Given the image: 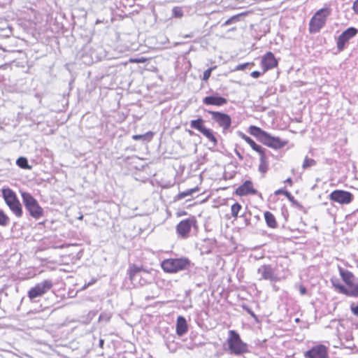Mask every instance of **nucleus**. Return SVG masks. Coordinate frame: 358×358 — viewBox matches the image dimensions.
Segmentation results:
<instances>
[{
    "instance_id": "nucleus-23",
    "label": "nucleus",
    "mask_w": 358,
    "mask_h": 358,
    "mask_svg": "<svg viewBox=\"0 0 358 358\" xmlns=\"http://www.w3.org/2000/svg\"><path fill=\"white\" fill-rule=\"evenodd\" d=\"M204 120L201 118H199L197 120H193L190 122V127L194 129L198 130L201 132L203 129L206 128L203 125Z\"/></svg>"
},
{
    "instance_id": "nucleus-1",
    "label": "nucleus",
    "mask_w": 358,
    "mask_h": 358,
    "mask_svg": "<svg viewBox=\"0 0 358 358\" xmlns=\"http://www.w3.org/2000/svg\"><path fill=\"white\" fill-rule=\"evenodd\" d=\"M229 336L227 339L228 351L231 355H242L248 352V346L244 343L239 334L234 330L229 331Z\"/></svg>"
},
{
    "instance_id": "nucleus-44",
    "label": "nucleus",
    "mask_w": 358,
    "mask_h": 358,
    "mask_svg": "<svg viewBox=\"0 0 358 358\" xmlns=\"http://www.w3.org/2000/svg\"><path fill=\"white\" fill-rule=\"evenodd\" d=\"M167 347L169 349V350L171 352H174L176 350V347H174V348H171V343H167Z\"/></svg>"
},
{
    "instance_id": "nucleus-42",
    "label": "nucleus",
    "mask_w": 358,
    "mask_h": 358,
    "mask_svg": "<svg viewBox=\"0 0 358 358\" xmlns=\"http://www.w3.org/2000/svg\"><path fill=\"white\" fill-rule=\"evenodd\" d=\"M248 65V63L240 64L236 67V70H244L246 66Z\"/></svg>"
},
{
    "instance_id": "nucleus-15",
    "label": "nucleus",
    "mask_w": 358,
    "mask_h": 358,
    "mask_svg": "<svg viewBox=\"0 0 358 358\" xmlns=\"http://www.w3.org/2000/svg\"><path fill=\"white\" fill-rule=\"evenodd\" d=\"M277 65L278 61L272 52H268L263 56L262 66L264 69V72L275 67Z\"/></svg>"
},
{
    "instance_id": "nucleus-32",
    "label": "nucleus",
    "mask_w": 358,
    "mask_h": 358,
    "mask_svg": "<svg viewBox=\"0 0 358 358\" xmlns=\"http://www.w3.org/2000/svg\"><path fill=\"white\" fill-rule=\"evenodd\" d=\"M316 162L313 159H310L308 157H306L302 165L303 169H306L309 167L315 166Z\"/></svg>"
},
{
    "instance_id": "nucleus-26",
    "label": "nucleus",
    "mask_w": 358,
    "mask_h": 358,
    "mask_svg": "<svg viewBox=\"0 0 358 358\" xmlns=\"http://www.w3.org/2000/svg\"><path fill=\"white\" fill-rule=\"evenodd\" d=\"M203 136H205L210 141L213 143V145H216L217 143V141L215 137L213 132L211 129H207L206 127L203 129L201 132Z\"/></svg>"
},
{
    "instance_id": "nucleus-37",
    "label": "nucleus",
    "mask_w": 358,
    "mask_h": 358,
    "mask_svg": "<svg viewBox=\"0 0 358 358\" xmlns=\"http://www.w3.org/2000/svg\"><path fill=\"white\" fill-rule=\"evenodd\" d=\"M350 309H351L352 313L355 315H356V316H357V317H358V305H357V306H353V305H352V306H350Z\"/></svg>"
},
{
    "instance_id": "nucleus-28",
    "label": "nucleus",
    "mask_w": 358,
    "mask_h": 358,
    "mask_svg": "<svg viewBox=\"0 0 358 358\" xmlns=\"http://www.w3.org/2000/svg\"><path fill=\"white\" fill-rule=\"evenodd\" d=\"M16 164L18 166H20L22 169H31V166L28 164V160L25 157H19L16 161Z\"/></svg>"
},
{
    "instance_id": "nucleus-4",
    "label": "nucleus",
    "mask_w": 358,
    "mask_h": 358,
    "mask_svg": "<svg viewBox=\"0 0 358 358\" xmlns=\"http://www.w3.org/2000/svg\"><path fill=\"white\" fill-rule=\"evenodd\" d=\"M189 265V261L186 258L166 259L162 262V268L166 273H177L185 270Z\"/></svg>"
},
{
    "instance_id": "nucleus-12",
    "label": "nucleus",
    "mask_w": 358,
    "mask_h": 358,
    "mask_svg": "<svg viewBox=\"0 0 358 358\" xmlns=\"http://www.w3.org/2000/svg\"><path fill=\"white\" fill-rule=\"evenodd\" d=\"M358 33V30L354 27H350L344 31L338 38L337 48L341 51L345 48V43L348 42Z\"/></svg>"
},
{
    "instance_id": "nucleus-17",
    "label": "nucleus",
    "mask_w": 358,
    "mask_h": 358,
    "mask_svg": "<svg viewBox=\"0 0 358 358\" xmlns=\"http://www.w3.org/2000/svg\"><path fill=\"white\" fill-rule=\"evenodd\" d=\"M227 99L222 96H206L203 99V103L206 105H213L216 106H221L226 104Z\"/></svg>"
},
{
    "instance_id": "nucleus-48",
    "label": "nucleus",
    "mask_w": 358,
    "mask_h": 358,
    "mask_svg": "<svg viewBox=\"0 0 358 358\" xmlns=\"http://www.w3.org/2000/svg\"><path fill=\"white\" fill-rule=\"evenodd\" d=\"M286 182H288V183H289V184H292V179H291V178H287V179L286 180Z\"/></svg>"
},
{
    "instance_id": "nucleus-50",
    "label": "nucleus",
    "mask_w": 358,
    "mask_h": 358,
    "mask_svg": "<svg viewBox=\"0 0 358 358\" xmlns=\"http://www.w3.org/2000/svg\"><path fill=\"white\" fill-rule=\"evenodd\" d=\"M237 155L238 156V157H239L240 159H242V158H243V157H242V156H241L238 152L237 153Z\"/></svg>"
},
{
    "instance_id": "nucleus-8",
    "label": "nucleus",
    "mask_w": 358,
    "mask_h": 358,
    "mask_svg": "<svg viewBox=\"0 0 358 358\" xmlns=\"http://www.w3.org/2000/svg\"><path fill=\"white\" fill-rule=\"evenodd\" d=\"M196 220L192 216L185 220H181L176 226V232L182 238H187L189 236L192 227H196Z\"/></svg>"
},
{
    "instance_id": "nucleus-3",
    "label": "nucleus",
    "mask_w": 358,
    "mask_h": 358,
    "mask_svg": "<svg viewBox=\"0 0 358 358\" xmlns=\"http://www.w3.org/2000/svg\"><path fill=\"white\" fill-rule=\"evenodd\" d=\"M330 13L331 10L328 8H323L317 10L310 21V32H318L325 24L327 18Z\"/></svg>"
},
{
    "instance_id": "nucleus-29",
    "label": "nucleus",
    "mask_w": 358,
    "mask_h": 358,
    "mask_svg": "<svg viewBox=\"0 0 358 358\" xmlns=\"http://www.w3.org/2000/svg\"><path fill=\"white\" fill-rule=\"evenodd\" d=\"M198 191H199L198 187H194V188L187 189L184 192H180L178 194V199H184L186 196H191L193 193H195Z\"/></svg>"
},
{
    "instance_id": "nucleus-22",
    "label": "nucleus",
    "mask_w": 358,
    "mask_h": 358,
    "mask_svg": "<svg viewBox=\"0 0 358 358\" xmlns=\"http://www.w3.org/2000/svg\"><path fill=\"white\" fill-rule=\"evenodd\" d=\"M264 218L267 225L271 228H276L277 222L274 215L269 211L264 213Z\"/></svg>"
},
{
    "instance_id": "nucleus-35",
    "label": "nucleus",
    "mask_w": 358,
    "mask_h": 358,
    "mask_svg": "<svg viewBox=\"0 0 358 358\" xmlns=\"http://www.w3.org/2000/svg\"><path fill=\"white\" fill-rule=\"evenodd\" d=\"M173 14L176 17H180L182 16L183 13L182 11L181 8H178V7H174L173 8Z\"/></svg>"
},
{
    "instance_id": "nucleus-20",
    "label": "nucleus",
    "mask_w": 358,
    "mask_h": 358,
    "mask_svg": "<svg viewBox=\"0 0 358 358\" xmlns=\"http://www.w3.org/2000/svg\"><path fill=\"white\" fill-rule=\"evenodd\" d=\"M249 132L251 135L257 138V139L261 142H262L263 138L265 137L267 133L256 126H250L249 127Z\"/></svg>"
},
{
    "instance_id": "nucleus-36",
    "label": "nucleus",
    "mask_w": 358,
    "mask_h": 358,
    "mask_svg": "<svg viewBox=\"0 0 358 358\" xmlns=\"http://www.w3.org/2000/svg\"><path fill=\"white\" fill-rule=\"evenodd\" d=\"M238 18V15H234V16H232L229 19H228L225 22H224V25H229L231 24V23H233L234 22H235L236 20H237Z\"/></svg>"
},
{
    "instance_id": "nucleus-41",
    "label": "nucleus",
    "mask_w": 358,
    "mask_h": 358,
    "mask_svg": "<svg viewBox=\"0 0 358 358\" xmlns=\"http://www.w3.org/2000/svg\"><path fill=\"white\" fill-rule=\"evenodd\" d=\"M261 73L257 71H252L250 74V76L254 78H257L261 76Z\"/></svg>"
},
{
    "instance_id": "nucleus-14",
    "label": "nucleus",
    "mask_w": 358,
    "mask_h": 358,
    "mask_svg": "<svg viewBox=\"0 0 358 358\" xmlns=\"http://www.w3.org/2000/svg\"><path fill=\"white\" fill-rule=\"evenodd\" d=\"M262 143L268 147L274 149H279L283 148L287 142L282 141L279 137L271 136L270 134L266 133Z\"/></svg>"
},
{
    "instance_id": "nucleus-30",
    "label": "nucleus",
    "mask_w": 358,
    "mask_h": 358,
    "mask_svg": "<svg viewBox=\"0 0 358 358\" xmlns=\"http://www.w3.org/2000/svg\"><path fill=\"white\" fill-rule=\"evenodd\" d=\"M242 206L239 203H235L231 207V214L232 217H237L238 213L241 210Z\"/></svg>"
},
{
    "instance_id": "nucleus-19",
    "label": "nucleus",
    "mask_w": 358,
    "mask_h": 358,
    "mask_svg": "<svg viewBox=\"0 0 358 358\" xmlns=\"http://www.w3.org/2000/svg\"><path fill=\"white\" fill-rule=\"evenodd\" d=\"M187 331V324L186 320L182 316H179L177 318L176 323V333L178 336H181Z\"/></svg>"
},
{
    "instance_id": "nucleus-24",
    "label": "nucleus",
    "mask_w": 358,
    "mask_h": 358,
    "mask_svg": "<svg viewBox=\"0 0 358 358\" xmlns=\"http://www.w3.org/2000/svg\"><path fill=\"white\" fill-rule=\"evenodd\" d=\"M260 164L259 165V171L261 173H266L268 169V163L266 162V157L265 155V151L260 153Z\"/></svg>"
},
{
    "instance_id": "nucleus-16",
    "label": "nucleus",
    "mask_w": 358,
    "mask_h": 358,
    "mask_svg": "<svg viewBox=\"0 0 358 358\" xmlns=\"http://www.w3.org/2000/svg\"><path fill=\"white\" fill-rule=\"evenodd\" d=\"M257 191L253 188L252 182L247 180L242 185L239 186L236 193L239 196H245L249 194H255Z\"/></svg>"
},
{
    "instance_id": "nucleus-7",
    "label": "nucleus",
    "mask_w": 358,
    "mask_h": 358,
    "mask_svg": "<svg viewBox=\"0 0 358 358\" xmlns=\"http://www.w3.org/2000/svg\"><path fill=\"white\" fill-rule=\"evenodd\" d=\"M259 276V280H269L271 282H278L286 278V275L282 277L275 273V269L270 264H264L259 266L257 271Z\"/></svg>"
},
{
    "instance_id": "nucleus-11",
    "label": "nucleus",
    "mask_w": 358,
    "mask_h": 358,
    "mask_svg": "<svg viewBox=\"0 0 358 358\" xmlns=\"http://www.w3.org/2000/svg\"><path fill=\"white\" fill-rule=\"evenodd\" d=\"M329 199L332 201L345 205L351 203L354 199V196L349 192L336 189L329 194Z\"/></svg>"
},
{
    "instance_id": "nucleus-45",
    "label": "nucleus",
    "mask_w": 358,
    "mask_h": 358,
    "mask_svg": "<svg viewBox=\"0 0 358 358\" xmlns=\"http://www.w3.org/2000/svg\"><path fill=\"white\" fill-rule=\"evenodd\" d=\"M145 59H131V62H143Z\"/></svg>"
},
{
    "instance_id": "nucleus-13",
    "label": "nucleus",
    "mask_w": 358,
    "mask_h": 358,
    "mask_svg": "<svg viewBox=\"0 0 358 358\" xmlns=\"http://www.w3.org/2000/svg\"><path fill=\"white\" fill-rule=\"evenodd\" d=\"M306 358H329L327 348L323 345L312 348L304 354Z\"/></svg>"
},
{
    "instance_id": "nucleus-25",
    "label": "nucleus",
    "mask_w": 358,
    "mask_h": 358,
    "mask_svg": "<svg viewBox=\"0 0 358 358\" xmlns=\"http://www.w3.org/2000/svg\"><path fill=\"white\" fill-rule=\"evenodd\" d=\"M154 136V133L152 131H148L144 134L141 135H134L132 138L135 141H150Z\"/></svg>"
},
{
    "instance_id": "nucleus-10",
    "label": "nucleus",
    "mask_w": 358,
    "mask_h": 358,
    "mask_svg": "<svg viewBox=\"0 0 358 358\" xmlns=\"http://www.w3.org/2000/svg\"><path fill=\"white\" fill-rule=\"evenodd\" d=\"M208 113L211 115L212 120L222 128L223 131H227L230 128L231 119L229 115L211 110H209Z\"/></svg>"
},
{
    "instance_id": "nucleus-34",
    "label": "nucleus",
    "mask_w": 358,
    "mask_h": 358,
    "mask_svg": "<svg viewBox=\"0 0 358 358\" xmlns=\"http://www.w3.org/2000/svg\"><path fill=\"white\" fill-rule=\"evenodd\" d=\"M215 69V66L214 67H210L209 69H208L207 70H206L204 72H203V80H208V78H210V75H211V72L213 69Z\"/></svg>"
},
{
    "instance_id": "nucleus-9",
    "label": "nucleus",
    "mask_w": 358,
    "mask_h": 358,
    "mask_svg": "<svg viewBox=\"0 0 358 358\" xmlns=\"http://www.w3.org/2000/svg\"><path fill=\"white\" fill-rule=\"evenodd\" d=\"M52 287V282L50 280H45L38 283L35 287L30 289L28 292V296L31 300L40 297L48 292Z\"/></svg>"
},
{
    "instance_id": "nucleus-21",
    "label": "nucleus",
    "mask_w": 358,
    "mask_h": 358,
    "mask_svg": "<svg viewBox=\"0 0 358 358\" xmlns=\"http://www.w3.org/2000/svg\"><path fill=\"white\" fill-rule=\"evenodd\" d=\"M340 288L342 290V294L348 296L358 297V284L352 283V286H349V289L342 287Z\"/></svg>"
},
{
    "instance_id": "nucleus-43",
    "label": "nucleus",
    "mask_w": 358,
    "mask_h": 358,
    "mask_svg": "<svg viewBox=\"0 0 358 358\" xmlns=\"http://www.w3.org/2000/svg\"><path fill=\"white\" fill-rule=\"evenodd\" d=\"M110 318L109 316H107L106 314H101L100 316H99V320H108Z\"/></svg>"
},
{
    "instance_id": "nucleus-40",
    "label": "nucleus",
    "mask_w": 358,
    "mask_h": 358,
    "mask_svg": "<svg viewBox=\"0 0 358 358\" xmlns=\"http://www.w3.org/2000/svg\"><path fill=\"white\" fill-rule=\"evenodd\" d=\"M238 136L243 138V140H245L246 142L248 141V139L250 138L249 136H246L244 133L241 132V131H238Z\"/></svg>"
},
{
    "instance_id": "nucleus-5",
    "label": "nucleus",
    "mask_w": 358,
    "mask_h": 358,
    "mask_svg": "<svg viewBox=\"0 0 358 358\" xmlns=\"http://www.w3.org/2000/svg\"><path fill=\"white\" fill-rule=\"evenodd\" d=\"M22 198L26 209L29 212L31 217L35 219H38L43 215V208L31 194L22 192Z\"/></svg>"
},
{
    "instance_id": "nucleus-52",
    "label": "nucleus",
    "mask_w": 358,
    "mask_h": 358,
    "mask_svg": "<svg viewBox=\"0 0 358 358\" xmlns=\"http://www.w3.org/2000/svg\"><path fill=\"white\" fill-rule=\"evenodd\" d=\"M83 215H80V216H79L78 219H79V220H82V219H83Z\"/></svg>"
},
{
    "instance_id": "nucleus-18",
    "label": "nucleus",
    "mask_w": 358,
    "mask_h": 358,
    "mask_svg": "<svg viewBox=\"0 0 358 358\" xmlns=\"http://www.w3.org/2000/svg\"><path fill=\"white\" fill-rule=\"evenodd\" d=\"M339 273L344 282L349 287L352 286L355 280V276L352 272L348 270L338 267Z\"/></svg>"
},
{
    "instance_id": "nucleus-6",
    "label": "nucleus",
    "mask_w": 358,
    "mask_h": 358,
    "mask_svg": "<svg viewBox=\"0 0 358 358\" xmlns=\"http://www.w3.org/2000/svg\"><path fill=\"white\" fill-rule=\"evenodd\" d=\"M3 199L13 213L18 217L22 215V206L15 194L10 189H3L2 191Z\"/></svg>"
},
{
    "instance_id": "nucleus-38",
    "label": "nucleus",
    "mask_w": 358,
    "mask_h": 358,
    "mask_svg": "<svg viewBox=\"0 0 358 358\" xmlns=\"http://www.w3.org/2000/svg\"><path fill=\"white\" fill-rule=\"evenodd\" d=\"M299 292L301 295H304L307 292L306 288L304 286H303L302 285H299Z\"/></svg>"
},
{
    "instance_id": "nucleus-39",
    "label": "nucleus",
    "mask_w": 358,
    "mask_h": 358,
    "mask_svg": "<svg viewBox=\"0 0 358 358\" xmlns=\"http://www.w3.org/2000/svg\"><path fill=\"white\" fill-rule=\"evenodd\" d=\"M352 9H353L355 13L358 15V0H356L354 2Z\"/></svg>"
},
{
    "instance_id": "nucleus-31",
    "label": "nucleus",
    "mask_w": 358,
    "mask_h": 358,
    "mask_svg": "<svg viewBox=\"0 0 358 358\" xmlns=\"http://www.w3.org/2000/svg\"><path fill=\"white\" fill-rule=\"evenodd\" d=\"M9 223L10 218L2 210H0V226L6 227Z\"/></svg>"
},
{
    "instance_id": "nucleus-53",
    "label": "nucleus",
    "mask_w": 358,
    "mask_h": 358,
    "mask_svg": "<svg viewBox=\"0 0 358 358\" xmlns=\"http://www.w3.org/2000/svg\"><path fill=\"white\" fill-rule=\"evenodd\" d=\"M103 340H101V341H100V345H103Z\"/></svg>"
},
{
    "instance_id": "nucleus-27",
    "label": "nucleus",
    "mask_w": 358,
    "mask_h": 358,
    "mask_svg": "<svg viewBox=\"0 0 358 358\" xmlns=\"http://www.w3.org/2000/svg\"><path fill=\"white\" fill-rule=\"evenodd\" d=\"M247 143L250 145V147L257 152L259 154L266 151V149L262 148V146L257 145L251 138L248 139Z\"/></svg>"
},
{
    "instance_id": "nucleus-33",
    "label": "nucleus",
    "mask_w": 358,
    "mask_h": 358,
    "mask_svg": "<svg viewBox=\"0 0 358 358\" xmlns=\"http://www.w3.org/2000/svg\"><path fill=\"white\" fill-rule=\"evenodd\" d=\"M331 283L334 287L338 291V292L342 294V290L340 287H345L344 285L340 283L338 279H331Z\"/></svg>"
},
{
    "instance_id": "nucleus-49",
    "label": "nucleus",
    "mask_w": 358,
    "mask_h": 358,
    "mask_svg": "<svg viewBox=\"0 0 358 358\" xmlns=\"http://www.w3.org/2000/svg\"><path fill=\"white\" fill-rule=\"evenodd\" d=\"M248 313H249L252 316H253V317H255V314H254L252 311L248 310Z\"/></svg>"
},
{
    "instance_id": "nucleus-51",
    "label": "nucleus",
    "mask_w": 358,
    "mask_h": 358,
    "mask_svg": "<svg viewBox=\"0 0 358 358\" xmlns=\"http://www.w3.org/2000/svg\"><path fill=\"white\" fill-rule=\"evenodd\" d=\"M92 283H89L87 285H85L83 289H85L87 287H88L90 285H91Z\"/></svg>"
},
{
    "instance_id": "nucleus-47",
    "label": "nucleus",
    "mask_w": 358,
    "mask_h": 358,
    "mask_svg": "<svg viewBox=\"0 0 358 358\" xmlns=\"http://www.w3.org/2000/svg\"><path fill=\"white\" fill-rule=\"evenodd\" d=\"M282 192V191L281 189H278L275 193V194H280Z\"/></svg>"
},
{
    "instance_id": "nucleus-2",
    "label": "nucleus",
    "mask_w": 358,
    "mask_h": 358,
    "mask_svg": "<svg viewBox=\"0 0 358 358\" xmlns=\"http://www.w3.org/2000/svg\"><path fill=\"white\" fill-rule=\"evenodd\" d=\"M128 272L130 280L135 285L142 286L151 280L150 273L135 264L129 266Z\"/></svg>"
},
{
    "instance_id": "nucleus-46",
    "label": "nucleus",
    "mask_w": 358,
    "mask_h": 358,
    "mask_svg": "<svg viewBox=\"0 0 358 358\" xmlns=\"http://www.w3.org/2000/svg\"><path fill=\"white\" fill-rule=\"evenodd\" d=\"M285 194L290 199L293 196L291 195V194L288 192H285Z\"/></svg>"
}]
</instances>
